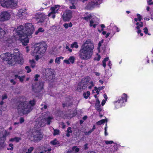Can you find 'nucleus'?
Wrapping results in <instances>:
<instances>
[{"instance_id": "1", "label": "nucleus", "mask_w": 153, "mask_h": 153, "mask_svg": "<svg viewBox=\"0 0 153 153\" xmlns=\"http://www.w3.org/2000/svg\"><path fill=\"white\" fill-rule=\"evenodd\" d=\"M34 30V26L30 23L25 24L24 26L20 25L17 28L16 32L24 46H26L29 42L27 37L31 36Z\"/></svg>"}, {"instance_id": "2", "label": "nucleus", "mask_w": 153, "mask_h": 153, "mask_svg": "<svg viewBox=\"0 0 153 153\" xmlns=\"http://www.w3.org/2000/svg\"><path fill=\"white\" fill-rule=\"evenodd\" d=\"M94 48L93 42L90 39L86 40L84 42L79 52L80 58L85 60L90 59L92 55Z\"/></svg>"}, {"instance_id": "3", "label": "nucleus", "mask_w": 153, "mask_h": 153, "mask_svg": "<svg viewBox=\"0 0 153 153\" xmlns=\"http://www.w3.org/2000/svg\"><path fill=\"white\" fill-rule=\"evenodd\" d=\"M35 103L34 99L29 102L27 101L19 102L17 107L18 113L21 115L28 114L32 110Z\"/></svg>"}, {"instance_id": "4", "label": "nucleus", "mask_w": 153, "mask_h": 153, "mask_svg": "<svg viewBox=\"0 0 153 153\" xmlns=\"http://www.w3.org/2000/svg\"><path fill=\"white\" fill-rule=\"evenodd\" d=\"M53 118L52 116H50V113L48 112L43 113L42 117H40V120L38 122L36 121L38 128L43 127L46 124L50 125L51 120Z\"/></svg>"}, {"instance_id": "5", "label": "nucleus", "mask_w": 153, "mask_h": 153, "mask_svg": "<svg viewBox=\"0 0 153 153\" xmlns=\"http://www.w3.org/2000/svg\"><path fill=\"white\" fill-rule=\"evenodd\" d=\"M47 47V45L45 42L36 44L32 54L33 55L35 54L42 55L45 52Z\"/></svg>"}, {"instance_id": "6", "label": "nucleus", "mask_w": 153, "mask_h": 153, "mask_svg": "<svg viewBox=\"0 0 153 153\" xmlns=\"http://www.w3.org/2000/svg\"><path fill=\"white\" fill-rule=\"evenodd\" d=\"M28 137L31 141H36L41 140L43 138V136L39 131L35 130L29 133Z\"/></svg>"}, {"instance_id": "7", "label": "nucleus", "mask_w": 153, "mask_h": 153, "mask_svg": "<svg viewBox=\"0 0 153 153\" xmlns=\"http://www.w3.org/2000/svg\"><path fill=\"white\" fill-rule=\"evenodd\" d=\"M18 0H1V5L6 8H15L18 6Z\"/></svg>"}, {"instance_id": "8", "label": "nucleus", "mask_w": 153, "mask_h": 153, "mask_svg": "<svg viewBox=\"0 0 153 153\" xmlns=\"http://www.w3.org/2000/svg\"><path fill=\"white\" fill-rule=\"evenodd\" d=\"M44 75L45 76V79L49 81L53 80L55 78V75L54 71L51 68H46L44 71Z\"/></svg>"}, {"instance_id": "9", "label": "nucleus", "mask_w": 153, "mask_h": 153, "mask_svg": "<svg viewBox=\"0 0 153 153\" xmlns=\"http://www.w3.org/2000/svg\"><path fill=\"white\" fill-rule=\"evenodd\" d=\"M14 61L18 64H22L23 62L22 55L19 52V50L17 49L14 50L13 54Z\"/></svg>"}, {"instance_id": "10", "label": "nucleus", "mask_w": 153, "mask_h": 153, "mask_svg": "<svg viewBox=\"0 0 153 153\" xmlns=\"http://www.w3.org/2000/svg\"><path fill=\"white\" fill-rule=\"evenodd\" d=\"M89 78H85L82 79L80 83L78 84L77 86V91L80 92L83 90L87 88L86 85V82L88 80Z\"/></svg>"}, {"instance_id": "11", "label": "nucleus", "mask_w": 153, "mask_h": 153, "mask_svg": "<svg viewBox=\"0 0 153 153\" xmlns=\"http://www.w3.org/2000/svg\"><path fill=\"white\" fill-rule=\"evenodd\" d=\"M0 57L3 60L9 62V64H13L14 63L12 59V55L9 53L2 54Z\"/></svg>"}, {"instance_id": "12", "label": "nucleus", "mask_w": 153, "mask_h": 153, "mask_svg": "<svg viewBox=\"0 0 153 153\" xmlns=\"http://www.w3.org/2000/svg\"><path fill=\"white\" fill-rule=\"evenodd\" d=\"M10 17V13L6 11H4L0 13V21L4 22L8 20Z\"/></svg>"}, {"instance_id": "13", "label": "nucleus", "mask_w": 153, "mask_h": 153, "mask_svg": "<svg viewBox=\"0 0 153 153\" xmlns=\"http://www.w3.org/2000/svg\"><path fill=\"white\" fill-rule=\"evenodd\" d=\"M43 84L42 82L36 83L33 86V90L35 92H39L43 89Z\"/></svg>"}, {"instance_id": "14", "label": "nucleus", "mask_w": 153, "mask_h": 153, "mask_svg": "<svg viewBox=\"0 0 153 153\" xmlns=\"http://www.w3.org/2000/svg\"><path fill=\"white\" fill-rule=\"evenodd\" d=\"M72 15V11L70 10H67L64 12L62 17L64 20L67 21H69L71 19Z\"/></svg>"}, {"instance_id": "15", "label": "nucleus", "mask_w": 153, "mask_h": 153, "mask_svg": "<svg viewBox=\"0 0 153 153\" xmlns=\"http://www.w3.org/2000/svg\"><path fill=\"white\" fill-rule=\"evenodd\" d=\"M60 6L59 5H56L54 7H53L51 8V12L48 14V16H52V18L54 19L55 18V15L53 14L57 12Z\"/></svg>"}, {"instance_id": "16", "label": "nucleus", "mask_w": 153, "mask_h": 153, "mask_svg": "<svg viewBox=\"0 0 153 153\" xmlns=\"http://www.w3.org/2000/svg\"><path fill=\"white\" fill-rule=\"evenodd\" d=\"M97 19L96 18H92L89 21V26L90 27H93L95 28L96 26L98 25V23L97 21Z\"/></svg>"}, {"instance_id": "17", "label": "nucleus", "mask_w": 153, "mask_h": 153, "mask_svg": "<svg viewBox=\"0 0 153 153\" xmlns=\"http://www.w3.org/2000/svg\"><path fill=\"white\" fill-rule=\"evenodd\" d=\"M127 95L126 94H124L123 95V96L122 97V99L119 100L118 101L116 102V105H117L118 104H120V106H121V104L123 103L124 102V100H125V102H126L127 101Z\"/></svg>"}, {"instance_id": "18", "label": "nucleus", "mask_w": 153, "mask_h": 153, "mask_svg": "<svg viewBox=\"0 0 153 153\" xmlns=\"http://www.w3.org/2000/svg\"><path fill=\"white\" fill-rule=\"evenodd\" d=\"M27 14V12L26 9L25 8H22L20 9L19 11V12L17 14L18 16L19 17H21L22 16H25Z\"/></svg>"}, {"instance_id": "19", "label": "nucleus", "mask_w": 153, "mask_h": 153, "mask_svg": "<svg viewBox=\"0 0 153 153\" xmlns=\"http://www.w3.org/2000/svg\"><path fill=\"white\" fill-rule=\"evenodd\" d=\"M95 107L96 109L99 112L102 111V109L100 104V102L98 99L96 100Z\"/></svg>"}, {"instance_id": "20", "label": "nucleus", "mask_w": 153, "mask_h": 153, "mask_svg": "<svg viewBox=\"0 0 153 153\" xmlns=\"http://www.w3.org/2000/svg\"><path fill=\"white\" fill-rule=\"evenodd\" d=\"M5 139V135H3L2 136H0V149L1 148L5 146L4 142Z\"/></svg>"}, {"instance_id": "21", "label": "nucleus", "mask_w": 153, "mask_h": 153, "mask_svg": "<svg viewBox=\"0 0 153 153\" xmlns=\"http://www.w3.org/2000/svg\"><path fill=\"white\" fill-rule=\"evenodd\" d=\"M79 149L76 146H74L72 150H69L67 153H79Z\"/></svg>"}, {"instance_id": "22", "label": "nucleus", "mask_w": 153, "mask_h": 153, "mask_svg": "<svg viewBox=\"0 0 153 153\" xmlns=\"http://www.w3.org/2000/svg\"><path fill=\"white\" fill-rule=\"evenodd\" d=\"M86 78H88L89 79H88V80L86 82L85 84L87 86H87L88 87V88L89 89H91V88L92 87L94 86V84L93 82L92 81L89 82L90 79V78L89 77H87Z\"/></svg>"}, {"instance_id": "23", "label": "nucleus", "mask_w": 153, "mask_h": 153, "mask_svg": "<svg viewBox=\"0 0 153 153\" xmlns=\"http://www.w3.org/2000/svg\"><path fill=\"white\" fill-rule=\"evenodd\" d=\"M36 17L38 19H40L38 21V22H43L44 21L45 16L43 14L41 13L39 15V17Z\"/></svg>"}, {"instance_id": "24", "label": "nucleus", "mask_w": 153, "mask_h": 153, "mask_svg": "<svg viewBox=\"0 0 153 153\" xmlns=\"http://www.w3.org/2000/svg\"><path fill=\"white\" fill-rule=\"evenodd\" d=\"M50 143L51 144L56 146H59L60 145L59 142L57 141L56 139H55L51 141L50 142Z\"/></svg>"}, {"instance_id": "25", "label": "nucleus", "mask_w": 153, "mask_h": 153, "mask_svg": "<svg viewBox=\"0 0 153 153\" xmlns=\"http://www.w3.org/2000/svg\"><path fill=\"white\" fill-rule=\"evenodd\" d=\"M15 79L18 78L19 79V81L22 82H23L25 78L24 76H20L17 74L15 75Z\"/></svg>"}, {"instance_id": "26", "label": "nucleus", "mask_w": 153, "mask_h": 153, "mask_svg": "<svg viewBox=\"0 0 153 153\" xmlns=\"http://www.w3.org/2000/svg\"><path fill=\"white\" fill-rule=\"evenodd\" d=\"M95 128H96L95 126V125H94L93 126V128H92V129H90V130H89V131H88V132L86 131L85 132V135H88L90 134L92 132H93L94 130V129Z\"/></svg>"}, {"instance_id": "27", "label": "nucleus", "mask_w": 153, "mask_h": 153, "mask_svg": "<svg viewBox=\"0 0 153 153\" xmlns=\"http://www.w3.org/2000/svg\"><path fill=\"white\" fill-rule=\"evenodd\" d=\"M5 34V31L0 27V38L3 37Z\"/></svg>"}, {"instance_id": "28", "label": "nucleus", "mask_w": 153, "mask_h": 153, "mask_svg": "<svg viewBox=\"0 0 153 153\" xmlns=\"http://www.w3.org/2000/svg\"><path fill=\"white\" fill-rule=\"evenodd\" d=\"M104 40L103 39L102 40L100 41L99 42L98 44V47L97 48V49L98 50L99 52H100V47L102 45V44Z\"/></svg>"}, {"instance_id": "29", "label": "nucleus", "mask_w": 153, "mask_h": 153, "mask_svg": "<svg viewBox=\"0 0 153 153\" xmlns=\"http://www.w3.org/2000/svg\"><path fill=\"white\" fill-rule=\"evenodd\" d=\"M92 16L90 14L87 15V16L84 17L83 18L86 21H88L90 19L92 18Z\"/></svg>"}, {"instance_id": "30", "label": "nucleus", "mask_w": 153, "mask_h": 153, "mask_svg": "<svg viewBox=\"0 0 153 153\" xmlns=\"http://www.w3.org/2000/svg\"><path fill=\"white\" fill-rule=\"evenodd\" d=\"M136 24L137 25L136 28L137 29H138L140 27H141L143 26V23L142 22H137L136 23Z\"/></svg>"}, {"instance_id": "31", "label": "nucleus", "mask_w": 153, "mask_h": 153, "mask_svg": "<svg viewBox=\"0 0 153 153\" xmlns=\"http://www.w3.org/2000/svg\"><path fill=\"white\" fill-rule=\"evenodd\" d=\"M72 24L71 22H70L69 23H65L63 25V26L65 27V28L67 29L69 27H71L72 26Z\"/></svg>"}, {"instance_id": "32", "label": "nucleus", "mask_w": 153, "mask_h": 153, "mask_svg": "<svg viewBox=\"0 0 153 153\" xmlns=\"http://www.w3.org/2000/svg\"><path fill=\"white\" fill-rule=\"evenodd\" d=\"M68 59L70 62V63L73 64L74 62L75 58L74 56H71L69 57Z\"/></svg>"}, {"instance_id": "33", "label": "nucleus", "mask_w": 153, "mask_h": 153, "mask_svg": "<svg viewBox=\"0 0 153 153\" xmlns=\"http://www.w3.org/2000/svg\"><path fill=\"white\" fill-rule=\"evenodd\" d=\"M41 110H43L44 109H46L47 108V106L45 103L43 102L41 105Z\"/></svg>"}, {"instance_id": "34", "label": "nucleus", "mask_w": 153, "mask_h": 153, "mask_svg": "<svg viewBox=\"0 0 153 153\" xmlns=\"http://www.w3.org/2000/svg\"><path fill=\"white\" fill-rule=\"evenodd\" d=\"M20 140V138L19 137H15L14 138H11L10 140L11 141H16V142H18Z\"/></svg>"}, {"instance_id": "35", "label": "nucleus", "mask_w": 153, "mask_h": 153, "mask_svg": "<svg viewBox=\"0 0 153 153\" xmlns=\"http://www.w3.org/2000/svg\"><path fill=\"white\" fill-rule=\"evenodd\" d=\"M71 103L70 102H68L63 104V107L64 108L66 107H69L71 106Z\"/></svg>"}, {"instance_id": "36", "label": "nucleus", "mask_w": 153, "mask_h": 153, "mask_svg": "<svg viewBox=\"0 0 153 153\" xmlns=\"http://www.w3.org/2000/svg\"><path fill=\"white\" fill-rule=\"evenodd\" d=\"M45 31V30L42 27L39 28L38 30L35 33L36 35H37L39 32H43Z\"/></svg>"}, {"instance_id": "37", "label": "nucleus", "mask_w": 153, "mask_h": 153, "mask_svg": "<svg viewBox=\"0 0 153 153\" xmlns=\"http://www.w3.org/2000/svg\"><path fill=\"white\" fill-rule=\"evenodd\" d=\"M54 130V132L53 133V135L54 136H55L56 135H58L59 134V131L58 129H53Z\"/></svg>"}, {"instance_id": "38", "label": "nucleus", "mask_w": 153, "mask_h": 153, "mask_svg": "<svg viewBox=\"0 0 153 153\" xmlns=\"http://www.w3.org/2000/svg\"><path fill=\"white\" fill-rule=\"evenodd\" d=\"M94 4H94V2L93 1H91L88 4H87V6L89 8H91L94 7Z\"/></svg>"}, {"instance_id": "39", "label": "nucleus", "mask_w": 153, "mask_h": 153, "mask_svg": "<svg viewBox=\"0 0 153 153\" xmlns=\"http://www.w3.org/2000/svg\"><path fill=\"white\" fill-rule=\"evenodd\" d=\"M108 59H109L108 57H106L105 58L104 60L102 61V65H103V66L105 68V67L106 65V62L107 61H108Z\"/></svg>"}, {"instance_id": "40", "label": "nucleus", "mask_w": 153, "mask_h": 153, "mask_svg": "<svg viewBox=\"0 0 153 153\" xmlns=\"http://www.w3.org/2000/svg\"><path fill=\"white\" fill-rule=\"evenodd\" d=\"M71 47L72 48H77L78 47V45L76 42H74L73 44L71 45Z\"/></svg>"}, {"instance_id": "41", "label": "nucleus", "mask_w": 153, "mask_h": 153, "mask_svg": "<svg viewBox=\"0 0 153 153\" xmlns=\"http://www.w3.org/2000/svg\"><path fill=\"white\" fill-rule=\"evenodd\" d=\"M90 94V92L89 91H88L86 93H85L83 94V96L84 98L85 99H87L88 97L89 96Z\"/></svg>"}, {"instance_id": "42", "label": "nucleus", "mask_w": 153, "mask_h": 153, "mask_svg": "<svg viewBox=\"0 0 153 153\" xmlns=\"http://www.w3.org/2000/svg\"><path fill=\"white\" fill-rule=\"evenodd\" d=\"M30 62L31 64V65L32 68H33L35 65V62L34 60H30Z\"/></svg>"}, {"instance_id": "43", "label": "nucleus", "mask_w": 153, "mask_h": 153, "mask_svg": "<svg viewBox=\"0 0 153 153\" xmlns=\"http://www.w3.org/2000/svg\"><path fill=\"white\" fill-rule=\"evenodd\" d=\"M51 150V149H48L47 150H44L43 151L39 153H49V152Z\"/></svg>"}, {"instance_id": "44", "label": "nucleus", "mask_w": 153, "mask_h": 153, "mask_svg": "<svg viewBox=\"0 0 153 153\" xmlns=\"http://www.w3.org/2000/svg\"><path fill=\"white\" fill-rule=\"evenodd\" d=\"M105 122V120H102L97 122V124L98 125H100L104 123Z\"/></svg>"}, {"instance_id": "45", "label": "nucleus", "mask_w": 153, "mask_h": 153, "mask_svg": "<svg viewBox=\"0 0 153 153\" xmlns=\"http://www.w3.org/2000/svg\"><path fill=\"white\" fill-rule=\"evenodd\" d=\"M104 89V86L100 87L99 88H97L96 87H94V90L95 91H96V90H99V91L101 90Z\"/></svg>"}, {"instance_id": "46", "label": "nucleus", "mask_w": 153, "mask_h": 153, "mask_svg": "<svg viewBox=\"0 0 153 153\" xmlns=\"http://www.w3.org/2000/svg\"><path fill=\"white\" fill-rule=\"evenodd\" d=\"M25 68L27 71V73H29L31 71L30 68L28 66H26L25 67Z\"/></svg>"}, {"instance_id": "47", "label": "nucleus", "mask_w": 153, "mask_h": 153, "mask_svg": "<svg viewBox=\"0 0 153 153\" xmlns=\"http://www.w3.org/2000/svg\"><path fill=\"white\" fill-rule=\"evenodd\" d=\"M33 150V147H31L28 150V152H26L25 153H31V152Z\"/></svg>"}, {"instance_id": "48", "label": "nucleus", "mask_w": 153, "mask_h": 153, "mask_svg": "<svg viewBox=\"0 0 153 153\" xmlns=\"http://www.w3.org/2000/svg\"><path fill=\"white\" fill-rule=\"evenodd\" d=\"M105 143L106 144H111L114 143V142L112 140H111V141L105 140Z\"/></svg>"}, {"instance_id": "49", "label": "nucleus", "mask_w": 153, "mask_h": 153, "mask_svg": "<svg viewBox=\"0 0 153 153\" xmlns=\"http://www.w3.org/2000/svg\"><path fill=\"white\" fill-rule=\"evenodd\" d=\"M55 62L56 63H57L58 64H59L60 62V59L59 57L56 58L55 60Z\"/></svg>"}, {"instance_id": "50", "label": "nucleus", "mask_w": 153, "mask_h": 153, "mask_svg": "<svg viewBox=\"0 0 153 153\" xmlns=\"http://www.w3.org/2000/svg\"><path fill=\"white\" fill-rule=\"evenodd\" d=\"M67 132L70 133H72V131L71 130V127H69L68 128L67 130Z\"/></svg>"}, {"instance_id": "51", "label": "nucleus", "mask_w": 153, "mask_h": 153, "mask_svg": "<svg viewBox=\"0 0 153 153\" xmlns=\"http://www.w3.org/2000/svg\"><path fill=\"white\" fill-rule=\"evenodd\" d=\"M39 75L38 74H36L34 78V81H38V78L39 77Z\"/></svg>"}, {"instance_id": "52", "label": "nucleus", "mask_w": 153, "mask_h": 153, "mask_svg": "<svg viewBox=\"0 0 153 153\" xmlns=\"http://www.w3.org/2000/svg\"><path fill=\"white\" fill-rule=\"evenodd\" d=\"M24 120H24V118H23L22 117H20L19 119V123H23L24 121Z\"/></svg>"}, {"instance_id": "53", "label": "nucleus", "mask_w": 153, "mask_h": 153, "mask_svg": "<svg viewBox=\"0 0 153 153\" xmlns=\"http://www.w3.org/2000/svg\"><path fill=\"white\" fill-rule=\"evenodd\" d=\"M7 98V95L6 94H4L2 96V100H3L4 99H6Z\"/></svg>"}, {"instance_id": "54", "label": "nucleus", "mask_w": 153, "mask_h": 153, "mask_svg": "<svg viewBox=\"0 0 153 153\" xmlns=\"http://www.w3.org/2000/svg\"><path fill=\"white\" fill-rule=\"evenodd\" d=\"M137 17H138L137 19H138V21H140L141 20V19H142L140 15L139 14H137Z\"/></svg>"}, {"instance_id": "55", "label": "nucleus", "mask_w": 153, "mask_h": 153, "mask_svg": "<svg viewBox=\"0 0 153 153\" xmlns=\"http://www.w3.org/2000/svg\"><path fill=\"white\" fill-rule=\"evenodd\" d=\"M144 32L146 34H148V30L147 27H145L143 29Z\"/></svg>"}, {"instance_id": "56", "label": "nucleus", "mask_w": 153, "mask_h": 153, "mask_svg": "<svg viewBox=\"0 0 153 153\" xmlns=\"http://www.w3.org/2000/svg\"><path fill=\"white\" fill-rule=\"evenodd\" d=\"M64 62L65 63H66V64H69L70 63V62L69 61L68 59V60H67V59L65 60H64Z\"/></svg>"}, {"instance_id": "57", "label": "nucleus", "mask_w": 153, "mask_h": 153, "mask_svg": "<svg viewBox=\"0 0 153 153\" xmlns=\"http://www.w3.org/2000/svg\"><path fill=\"white\" fill-rule=\"evenodd\" d=\"M152 0H149L148 3L149 5H152L153 4V2H152Z\"/></svg>"}, {"instance_id": "58", "label": "nucleus", "mask_w": 153, "mask_h": 153, "mask_svg": "<svg viewBox=\"0 0 153 153\" xmlns=\"http://www.w3.org/2000/svg\"><path fill=\"white\" fill-rule=\"evenodd\" d=\"M76 7L74 5H72V6L70 7V8L71 9H74Z\"/></svg>"}, {"instance_id": "59", "label": "nucleus", "mask_w": 153, "mask_h": 153, "mask_svg": "<svg viewBox=\"0 0 153 153\" xmlns=\"http://www.w3.org/2000/svg\"><path fill=\"white\" fill-rule=\"evenodd\" d=\"M105 101L104 100H103L101 104L102 106H103L105 104Z\"/></svg>"}, {"instance_id": "60", "label": "nucleus", "mask_w": 153, "mask_h": 153, "mask_svg": "<svg viewBox=\"0 0 153 153\" xmlns=\"http://www.w3.org/2000/svg\"><path fill=\"white\" fill-rule=\"evenodd\" d=\"M10 82L11 83H12L13 84L15 85L16 84V82L14 81L13 79L10 80Z\"/></svg>"}, {"instance_id": "61", "label": "nucleus", "mask_w": 153, "mask_h": 153, "mask_svg": "<svg viewBox=\"0 0 153 153\" xmlns=\"http://www.w3.org/2000/svg\"><path fill=\"white\" fill-rule=\"evenodd\" d=\"M39 54H35V55L34 56H36V60H37L38 59L39 57H38V55Z\"/></svg>"}, {"instance_id": "62", "label": "nucleus", "mask_w": 153, "mask_h": 153, "mask_svg": "<svg viewBox=\"0 0 153 153\" xmlns=\"http://www.w3.org/2000/svg\"><path fill=\"white\" fill-rule=\"evenodd\" d=\"M104 97L105 99V100H106L107 99V95L106 94H104Z\"/></svg>"}, {"instance_id": "63", "label": "nucleus", "mask_w": 153, "mask_h": 153, "mask_svg": "<svg viewBox=\"0 0 153 153\" xmlns=\"http://www.w3.org/2000/svg\"><path fill=\"white\" fill-rule=\"evenodd\" d=\"M95 75L97 76H100V73L96 72H95Z\"/></svg>"}, {"instance_id": "64", "label": "nucleus", "mask_w": 153, "mask_h": 153, "mask_svg": "<svg viewBox=\"0 0 153 153\" xmlns=\"http://www.w3.org/2000/svg\"><path fill=\"white\" fill-rule=\"evenodd\" d=\"M53 62V60L52 59H51L49 61V63L50 64H51Z\"/></svg>"}]
</instances>
